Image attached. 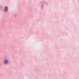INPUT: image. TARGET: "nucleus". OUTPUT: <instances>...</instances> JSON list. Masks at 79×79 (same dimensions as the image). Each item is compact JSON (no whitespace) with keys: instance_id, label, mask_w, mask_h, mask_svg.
Listing matches in <instances>:
<instances>
[{"instance_id":"obj_2","label":"nucleus","mask_w":79,"mask_h":79,"mask_svg":"<svg viewBox=\"0 0 79 79\" xmlns=\"http://www.w3.org/2000/svg\"><path fill=\"white\" fill-rule=\"evenodd\" d=\"M5 11H8V7H5Z\"/></svg>"},{"instance_id":"obj_1","label":"nucleus","mask_w":79,"mask_h":79,"mask_svg":"<svg viewBox=\"0 0 79 79\" xmlns=\"http://www.w3.org/2000/svg\"><path fill=\"white\" fill-rule=\"evenodd\" d=\"M8 62V60H7L5 59L4 60V61L3 62V63H4V64H7Z\"/></svg>"}]
</instances>
